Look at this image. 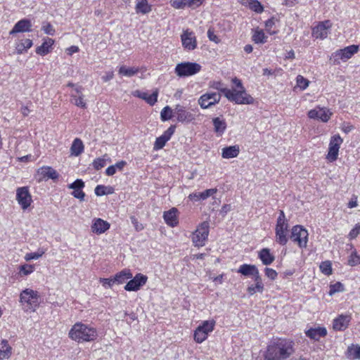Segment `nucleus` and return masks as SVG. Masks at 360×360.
I'll return each mask as SVG.
<instances>
[{
	"label": "nucleus",
	"instance_id": "64",
	"mask_svg": "<svg viewBox=\"0 0 360 360\" xmlns=\"http://www.w3.org/2000/svg\"><path fill=\"white\" fill-rule=\"evenodd\" d=\"M115 173H116V169H115V167L113 165L109 166L105 170V174L108 176H112Z\"/></svg>",
	"mask_w": 360,
	"mask_h": 360
},
{
	"label": "nucleus",
	"instance_id": "6",
	"mask_svg": "<svg viewBox=\"0 0 360 360\" xmlns=\"http://www.w3.org/2000/svg\"><path fill=\"white\" fill-rule=\"evenodd\" d=\"M209 223L202 222L193 233L192 241L195 247H202L205 244L209 235Z\"/></svg>",
	"mask_w": 360,
	"mask_h": 360
},
{
	"label": "nucleus",
	"instance_id": "16",
	"mask_svg": "<svg viewBox=\"0 0 360 360\" xmlns=\"http://www.w3.org/2000/svg\"><path fill=\"white\" fill-rule=\"evenodd\" d=\"M332 113L324 108L316 107L309 111L308 116L311 119L320 120L323 122H326L330 118Z\"/></svg>",
	"mask_w": 360,
	"mask_h": 360
},
{
	"label": "nucleus",
	"instance_id": "34",
	"mask_svg": "<svg viewBox=\"0 0 360 360\" xmlns=\"http://www.w3.org/2000/svg\"><path fill=\"white\" fill-rule=\"evenodd\" d=\"M132 278V274L129 269H124L122 271L115 274L114 278L115 283L121 284L124 283L127 280Z\"/></svg>",
	"mask_w": 360,
	"mask_h": 360
},
{
	"label": "nucleus",
	"instance_id": "15",
	"mask_svg": "<svg viewBox=\"0 0 360 360\" xmlns=\"http://www.w3.org/2000/svg\"><path fill=\"white\" fill-rule=\"evenodd\" d=\"M175 125H171L155 141L153 149L155 150L163 148L166 143L171 139L175 131Z\"/></svg>",
	"mask_w": 360,
	"mask_h": 360
},
{
	"label": "nucleus",
	"instance_id": "55",
	"mask_svg": "<svg viewBox=\"0 0 360 360\" xmlns=\"http://www.w3.org/2000/svg\"><path fill=\"white\" fill-rule=\"evenodd\" d=\"M108 187L104 185H98L94 190L95 194L97 196H102L107 195Z\"/></svg>",
	"mask_w": 360,
	"mask_h": 360
},
{
	"label": "nucleus",
	"instance_id": "49",
	"mask_svg": "<svg viewBox=\"0 0 360 360\" xmlns=\"http://www.w3.org/2000/svg\"><path fill=\"white\" fill-rule=\"evenodd\" d=\"M107 156L106 155L103 157ZM105 165V160L104 158H98L94 160L93 167L95 169L99 170Z\"/></svg>",
	"mask_w": 360,
	"mask_h": 360
},
{
	"label": "nucleus",
	"instance_id": "63",
	"mask_svg": "<svg viewBox=\"0 0 360 360\" xmlns=\"http://www.w3.org/2000/svg\"><path fill=\"white\" fill-rule=\"evenodd\" d=\"M126 165H127V162L124 161V160H121V161L117 162L113 166L115 167L116 170L118 169L120 171H122L123 169V168L124 167V166H126Z\"/></svg>",
	"mask_w": 360,
	"mask_h": 360
},
{
	"label": "nucleus",
	"instance_id": "37",
	"mask_svg": "<svg viewBox=\"0 0 360 360\" xmlns=\"http://www.w3.org/2000/svg\"><path fill=\"white\" fill-rule=\"evenodd\" d=\"M32 44V41L30 39L22 40L16 46L17 53L22 54L23 52L27 51L28 49L31 48Z\"/></svg>",
	"mask_w": 360,
	"mask_h": 360
},
{
	"label": "nucleus",
	"instance_id": "4",
	"mask_svg": "<svg viewBox=\"0 0 360 360\" xmlns=\"http://www.w3.org/2000/svg\"><path fill=\"white\" fill-rule=\"evenodd\" d=\"M201 68V65L197 63L182 62L176 65L174 71L179 77H186L198 73Z\"/></svg>",
	"mask_w": 360,
	"mask_h": 360
},
{
	"label": "nucleus",
	"instance_id": "29",
	"mask_svg": "<svg viewBox=\"0 0 360 360\" xmlns=\"http://www.w3.org/2000/svg\"><path fill=\"white\" fill-rule=\"evenodd\" d=\"M258 257L264 265H270L275 259V257L270 252L269 248H263L258 252Z\"/></svg>",
	"mask_w": 360,
	"mask_h": 360
},
{
	"label": "nucleus",
	"instance_id": "59",
	"mask_svg": "<svg viewBox=\"0 0 360 360\" xmlns=\"http://www.w3.org/2000/svg\"><path fill=\"white\" fill-rule=\"evenodd\" d=\"M42 30L46 34L49 35H53L55 33V30L50 23H46V25H43Z\"/></svg>",
	"mask_w": 360,
	"mask_h": 360
},
{
	"label": "nucleus",
	"instance_id": "5",
	"mask_svg": "<svg viewBox=\"0 0 360 360\" xmlns=\"http://www.w3.org/2000/svg\"><path fill=\"white\" fill-rule=\"evenodd\" d=\"M215 326V321H204L199 325L194 332V340L198 343L204 342L208 336V334L213 331Z\"/></svg>",
	"mask_w": 360,
	"mask_h": 360
},
{
	"label": "nucleus",
	"instance_id": "45",
	"mask_svg": "<svg viewBox=\"0 0 360 360\" xmlns=\"http://www.w3.org/2000/svg\"><path fill=\"white\" fill-rule=\"evenodd\" d=\"M44 253H45L44 250L39 249L37 252L27 253L25 256V259L26 261H30L32 259H38Z\"/></svg>",
	"mask_w": 360,
	"mask_h": 360
},
{
	"label": "nucleus",
	"instance_id": "42",
	"mask_svg": "<svg viewBox=\"0 0 360 360\" xmlns=\"http://www.w3.org/2000/svg\"><path fill=\"white\" fill-rule=\"evenodd\" d=\"M252 277L254 278L255 283H257V291L259 292H262L264 290V284L262 283V280L261 276L259 275L258 269L257 271L255 272Z\"/></svg>",
	"mask_w": 360,
	"mask_h": 360
},
{
	"label": "nucleus",
	"instance_id": "56",
	"mask_svg": "<svg viewBox=\"0 0 360 360\" xmlns=\"http://www.w3.org/2000/svg\"><path fill=\"white\" fill-rule=\"evenodd\" d=\"M265 275L271 280H275L277 277V272L271 268L266 267L264 269Z\"/></svg>",
	"mask_w": 360,
	"mask_h": 360
},
{
	"label": "nucleus",
	"instance_id": "58",
	"mask_svg": "<svg viewBox=\"0 0 360 360\" xmlns=\"http://www.w3.org/2000/svg\"><path fill=\"white\" fill-rule=\"evenodd\" d=\"M274 18H270L269 20H267L265 22V27H266V29L267 30V32L270 34H274L276 33L275 31H271V29L272 28V27L274 25Z\"/></svg>",
	"mask_w": 360,
	"mask_h": 360
},
{
	"label": "nucleus",
	"instance_id": "61",
	"mask_svg": "<svg viewBox=\"0 0 360 360\" xmlns=\"http://www.w3.org/2000/svg\"><path fill=\"white\" fill-rule=\"evenodd\" d=\"M172 6L177 9L185 8V2L183 0H174L172 2Z\"/></svg>",
	"mask_w": 360,
	"mask_h": 360
},
{
	"label": "nucleus",
	"instance_id": "9",
	"mask_svg": "<svg viewBox=\"0 0 360 360\" xmlns=\"http://www.w3.org/2000/svg\"><path fill=\"white\" fill-rule=\"evenodd\" d=\"M20 302L22 303H27L30 306V309L34 310L39 304V296L37 291L32 289H25L21 293L20 296Z\"/></svg>",
	"mask_w": 360,
	"mask_h": 360
},
{
	"label": "nucleus",
	"instance_id": "62",
	"mask_svg": "<svg viewBox=\"0 0 360 360\" xmlns=\"http://www.w3.org/2000/svg\"><path fill=\"white\" fill-rule=\"evenodd\" d=\"M130 219H131V221L132 224H134L135 229H136V231H140V230L143 229L142 225L141 224H140V225L138 224L137 219L134 216H131L130 217Z\"/></svg>",
	"mask_w": 360,
	"mask_h": 360
},
{
	"label": "nucleus",
	"instance_id": "36",
	"mask_svg": "<svg viewBox=\"0 0 360 360\" xmlns=\"http://www.w3.org/2000/svg\"><path fill=\"white\" fill-rule=\"evenodd\" d=\"M53 42L52 39H48L36 49V53L41 56L46 55L50 51L49 49L53 44Z\"/></svg>",
	"mask_w": 360,
	"mask_h": 360
},
{
	"label": "nucleus",
	"instance_id": "22",
	"mask_svg": "<svg viewBox=\"0 0 360 360\" xmlns=\"http://www.w3.org/2000/svg\"><path fill=\"white\" fill-rule=\"evenodd\" d=\"M174 114L176 115V120L180 122H190L195 119L194 115L186 110L185 108L181 105L175 106Z\"/></svg>",
	"mask_w": 360,
	"mask_h": 360
},
{
	"label": "nucleus",
	"instance_id": "60",
	"mask_svg": "<svg viewBox=\"0 0 360 360\" xmlns=\"http://www.w3.org/2000/svg\"><path fill=\"white\" fill-rule=\"evenodd\" d=\"M100 282L103 283V286L106 287L107 285L108 287H111L114 283H115V278H101L100 279Z\"/></svg>",
	"mask_w": 360,
	"mask_h": 360
},
{
	"label": "nucleus",
	"instance_id": "27",
	"mask_svg": "<svg viewBox=\"0 0 360 360\" xmlns=\"http://www.w3.org/2000/svg\"><path fill=\"white\" fill-rule=\"evenodd\" d=\"M110 224L100 218L94 220L91 231L96 234H101L110 229Z\"/></svg>",
	"mask_w": 360,
	"mask_h": 360
},
{
	"label": "nucleus",
	"instance_id": "38",
	"mask_svg": "<svg viewBox=\"0 0 360 360\" xmlns=\"http://www.w3.org/2000/svg\"><path fill=\"white\" fill-rule=\"evenodd\" d=\"M70 96L72 98L71 102L74 103L76 106L82 108H86V103L84 100V94L77 96V94H71Z\"/></svg>",
	"mask_w": 360,
	"mask_h": 360
},
{
	"label": "nucleus",
	"instance_id": "50",
	"mask_svg": "<svg viewBox=\"0 0 360 360\" xmlns=\"http://www.w3.org/2000/svg\"><path fill=\"white\" fill-rule=\"evenodd\" d=\"M20 272L25 276H27L34 271V266L30 264L21 265L20 267Z\"/></svg>",
	"mask_w": 360,
	"mask_h": 360
},
{
	"label": "nucleus",
	"instance_id": "21",
	"mask_svg": "<svg viewBox=\"0 0 360 360\" xmlns=\"http://www.w3.org/2000/svg\"><path fill=\"white\" fill-rule=\"evenodd\" d=\"M37 174L39 176V181L48 179L56 180L59 177V174L51 167L49 166H43L38 169Z\"/></svg>",
	"mask_w": 360,
	"mask_h": 360
},
{
	"label": "nucleus",
	"instance_id": "11",
	"mask_svg": "<svg viewBox=\"0 0 360 360\" xmlns=\"http://www.w3.org/2000/svg\"><path fill=\"white\" fill-rule=\"evenodd\" d=\"M221 95L216 92H207L202 94L198 99V104L203 109H207L220 101Z\"/></svg>",
	"mask_w": 360,
	"mask_h": 360
},
{
	"label": "nucleus",
	"instance_id": "26",
	"mask_svg": "<svg viewBox=\"0 0 360 360\" xmlns=\"http://www.w3.org/2000/svg\"><path fill=\"white\" fill-rule=\"evenodd\" d=\"M132 95L146 101L150 105H153L158 101V91L155 90L152 94L148 95L146 92L136 90L132 92Z\"/></svg>",
	"mask_w": 360,
	"mask_h": 360
},
{
	"label": "nucleus",
	"instance_id": "52",
	"mask_svg": "<svg viewBox=\"0 0 360 360\" xmlns=\"http://www.w3.org/2000/svg\"><path fill=\"white\" fill-rule=\"evenodd\" d=\"M217 191V188H210L204 191L203 192L200 193V195H199L200 198L202 199V200H204L209 198L210 196H212L214 193H216Z\"/></svg>",
	"mask_w": 360,
	"mask_h": 360
},
{
	"label": "nucleus",
	"instance_id": "40",
	"mask_svg": "<svg viewBox=\"0 0 360 360\" xmlns=\"http://www.w3.org/2000/svg\"><path fill=\"white\" fill-rule=\"evenodd\" d=\"M138 68H127L126 66L120 67L119 73L127 77H132L139 72Z\"/></svg>",
	"mask_w": 360,
	"mask_h": 360
},
{
	"label": "nucleus",
	"instance_id": "18",
	"mask_svg": "<svg viewBox=\"0 0 360 360\" xmlns=\"http://www.w3.org/2000/svg\"><path fill=\"white\" fill-rule=\"evenodd\" d=\"M358 50L359 46L357 45H351L337 51L334 53V57L336 58L335 60L340 59L343 61H346L347 60L351 58L352 56L358 51Z\"/></svg>",
	"mask_w": 360,
	"mask_h": 360
},
{
	"label": "nucleus",
	"instance_id": "39",
	"mask_svg": "<svg viewBox=\"0 0 360 360\" xmlns=\"http://www.w3.org/2000/svg\"><path fill=\"white\" fill-rule=\"evenodd\" d=\"M252 38L256 44H264L267 37L262 30H255Z\"/></svg>",
	"mask_w": 360,
	"mask_h": 360
},
{
	"label": "nucleus",
	"instance_id": "33",
	"mask_svg": "<svg viewBox=\"0 0 360 360\" xmlns=\"http://www.w3.org/2000/svg\"><path fill=\"white\" fill-rule=\"evenodd\" d=\"M257 268L253 264H244L240 266L238 272L245 276H253Z\"/></svg>",
	"mask_w": 360,
	"mask_h": 360
},
{
	"label": "nucleus",
	"instance_id": "57",
	"mask_svg": "<svg viewBox=\"0 0 360 360\" xmlns=\"http://www.w3.org/2000/svg\"><path fill=\"white\" fill-rule=\"evenodd\" d=\"M11 354V347H7L6 349H0V360L8 359Z\"/></svg>",
	"mask_w": 360,
	"mask_h": 360
},
{
	"label": "nucleus",
	"instance_id": "3",
	"mask_svg": "<svg viewBox=\"0 0 360 360\" xmlns=\"http://www.w3.org/2000/svg\"><path fill=\"white\" fill-rule=\"evenodd\" d=\"M288 227L285 213L283 210H280L279 216L276 221L275 233L276 241L281 245H285L288 243Z\"/></svg>",
	"mask_w": 360,
	"mask_h": 360
},
{
	"label": "nucleus",
	"instance_id": "1",
	"mask_svg": "<svg viewBox=\"0 0 360 360\" xmlns=\"http://www.w3.org/2000/svg\"><path fill=\"white\" fill-rule=\"evenodd\" d=\"M295 352V342L292 340L278 339L267 346L264 354V360H285Z\"/></svg>",
	"mask_w": 360,
	"mask_h": 360
},
{
	"label": "nucleus",
	"instance_id": "17",
	"mask_svg": "<svg viewBox=\"0 0 360 360\" xmlns=\"http://www.w3.org/2000/svg\"><path fill=\"white\" fill-rule=\"evenodd\" d=\"M351 320L350 314H340L333 320V328L336 331H344L348 328Z\"/></svg>",
	"mask_w": 360,
	"mask_h": 360
},
{
	"label": "nucleus",
	"instance_id": "10",
	"mask_svg": "<svg viewBox=\"0 0 360 360\" xmlns=\"http://www.w3.org/2000/svg\"><path fill=\"white\" fill-rule=\"evenodd\" d=\"M343 140L339 134L333 136L330 138L327 159L330 162H334L338 159L339 149Z\"/></svg>",
	"mask_w": 360,
	"mask_h": 360
},
{
	"label": "nucleus",
	"instance_id": "48",
	"mask_svg": "<svg viewBox=\"0 0 360 360\" xmlns=\"http://www.w3.org/2000/svg\"><path fill=\"white\" fill-rule=\"evenodd\" d=\"M309 80L301 75L297 77V85L302 90L305 89L309 86Z\"/></svg>",
	"mask_w": 360,
	"mask_h": 360
},
{
	"label": "nucleus",
	"instance_id": "44",
	"mask_svg": "<svg viewBox=\"0 0 360 360\" xmlns=\"http://www.w3.org/2000/svg\"><path fill=\"white\" fill-rule=\"evenodd\" d=\"M160 117L162 121H167L172 117V110L169 106H165L160 112Z\"/></svg>",
	"mask_w": 360,
	"mask_h": 360
},
{
	"label": "nucleus",
	"instance_id": "46",
	"mask_svg": "<svg viewBox=\"0 0 360 360\" xmlns=\"http://www.w3.org/2000/svg\"><path fill=\"white\" fill-rule=\"evenodd\" d=\"M344 290V285L340 282H337L330 285L329 295H333L336 292H343Z\"/></svg>",
	"mask_w": 360,
	"mask_h": 360
},
{
	"label": "nucleus",
	"instance_id": "47",
	"mask_svg": "<svg viewBox=\"0 0 360 360\" xmlns=\"http://www.w3.org/2000/svg\"><path fill=\"white\" fill-rule=\"evenodd\" d=\"M320 269L325 275H330L332 274L331 263L329 261L323 262L320 265Z\"/></svg>",
	"mask_w": 360,
	"mask_h": 360
},
{
	"label": "nucleus",
	"instance_id": "25",
	"mask_svg": "<svg viewBox=\"0 0 360 360\" xmlns=\"http://www.w3.org/2000/svg\"><path fill=\"white\" fill-rule=\"evenodd\" d=\"M305 335L311 340L319 341L327 335V330L325 327L311 328L305 331Z\"/></svg>",
	"mask_w": 360,
	"mask_h": 360
},
{
	"label": "nucleus",
	"instance_id": "19",
	"mask_svg": "<svg viewBox=\"0 0 360 360\" xmlns=\"http://www.w3.org/2000/svg\"><path fill=\"white\" fill-rule=\"evenodd\" d=\"M85 184L82 179H77L72 184L68 186V188L72 189L73 191L72 195L75 198L79 199L80 201H84L85 193L82 191Z\"/></svg>",
	"mask_w": 360,
	"mask_h": 360
},
{
	"label": "nucleus",
	"instance_id": "32",
	"mask_svg": "<svg viewBox=\"0 0 360 360\" xmlns=\"http://www.w3.org/2000/svg\"><path fill=\"white\" fill-rule=\"evenodd\" d=\"M214 131L219 135H222L226 129V122L224 119L214 117L212 120Z\"/></svg>",
	"mask_w": 360,
	"mask_h": 360
},
{
	"label": "nucleus",
	"instance_id": "54",
	"mask_svg": "<svg viewBox=\"0 0 360 360\" xmlns=\"http://www.w3.org/2000/svg\"><path fill=\"white\" fill-rule=\"evenodd\" d=\"M207 37L209 39L212 41H214L216 44H218L220 42V39L217 37V34L214 33V30L213 28L210 27L207 30Z\"/></svg>",
	"mask_w": 360,
	"mask_h": 360
},
{
	"label": "nucleus",
	"instance_id": "28",
	"mask_svg": "<svg viewBox=\"0 0 360 360\" xmlns=\"http://www.w3.org/2000/svg\"><path fill=\"white\" fill-rule=\"evenodd\" d=\"M177 209L172 207L163 214V218L167 225L171 227H174L178 224V219L176 217Z\"/></svg>",
	"mask_w": 360,
	"mask_h": 360
},
{
	"label": "nucleus",
	"instance_id": "7",
	"mask_svg": "<svg viewBox=\"0 0 360 360\" xmlns=\"http://www.w3.org/2000/svg\"><path fill=\"white\" fill-rule=\"evenodd\" d=\"M308 236V231L302 226L296 225L292 228L290 238L300 248H304L307 245Z\"/></svg>",
	"mask_w": 360,
	"mask_h": 360
},
{
	"label": "nucleus",
	"instance_id": "35",
	"mask_svg": "<svg viewBox=\"0 0 360 360\" xmlns=\"http://www.w3.org/2000/svg\"><path fill=\"white\" fill-rule=\"evenodd\" d=\"M84 150V144L81 139L76 138L71 146V154L75 156L79 155Z\"/></svg>",
	"mask_w": 360,
	"mask_h": 360
},
{
	"label": "nucleus",
	"instance_id": "30",
	"mask_svg": "<svg viewBox=\"0 0 360 360\" xmlns=\"http://www.w3.org/2000/svg\"><path fill=\"white\" fill-rule=\"evenodd\" d=\"M137 13L147 14L152 10V6L148 3V0H136L135 6Z\"/></svg>",
	"mask_w": 360,
	"mask_h": 360
},
{
	"label": "nucleus",
	"instance_id": "13",
	"mask_svg": "<svg viewBox=\"0 0 360 360\" xmlns=\"http://www.w3.org/2000/svg\"><path fill=\"white\" fill-rule=\"evenodd\" d=\"M16 199L22 209L26 210L32 201L28 188L26 186L18 188L16 191Z\"/></svg>",
	"mask_w": 360,
	"mask_h": 360
},
{
	"label": "nucleus",
	"instance_id": "53",
	"mask_svg": "<svg viewBox=\"0 0 360 360\" xmlns=\"http://www.w3.org/2000/svg\"><path fill=\"white\" fill-rule=\"evenodd\" d=\"M250 8L257 13H262L263 11V6L261 3L257 0H255L250 4Z\"/></svg>",
	"mask_w": 360,
	"mask_h": 360
},
{
	"label": "nucleus",
	"instance_id": "14",
	"mask_svg": "<svg viewBox=\"0 0 360 360\" xmlns=\"http://www.w3.org/2000/svg\"><path fill=\"white\" fill-rule=\"evenodd\" d=\"M331 27V22L330 20H325L321 22L313 28L312 35L316 38L323 39L326 38L330 33V28Z\"/></svg>",
	"mask_w": 360,
	"mask_h": 360
},
{
	"label": "nucleus",
	"instance_id": "12",
	"mask_svg": "<svg viewBox=\"0 0 360 360\" xmlns=\"http://www.w3.org/2000/svg\"><path fill=\"white\" fill-rule=\"evenodd\" d=\"M130 279L125 285L124 290L127 291H137L146 283L148 277L142 274H137Z\"/></svg>",
	"mask_w": 360,
	"mask_h": 360
},
{
	"label": "nucleus",
	"instance_id": "43",
	"mask_svg": "<svg viewBox=\"0 0 360 360\" xmlns=\"http://www.w3.org/2000/svg\"><path fill=\"white\" fill-rule=\"evenodd\" d=\"M360 264V256L357 255L356 250L352 252L348 259V264L354 266Z\"/></svg>",
	"mask_w": 360,
	"mask_h": 360
},
{
	"label": "nucleus",
	"instance_id": "20",
	"mask_svg": "<svg viewBox=\"0 0 360 360\" xmlns=\"http://www.w3.org/2000/svg\"><path fill=\"white\" fill-rule=\"evenodd\" d=\"M181 42L185 49L191 51L196 48L197 41L193 32L188 30L184 31L181 36Z\"/></svg>",
	"mask_w": 360,
	"mask_h": 360
},
{
	"label": "nucleus",
	"instance_id": "24",
	"mask_svg": "<svg viewBox=\"0 0 360 360\" xmlns=\"http://www.w3.org/2000/svg\"><path fill=\"white\" fill-rule=\"evenodd\" d=\"M32 23L28 19L24 18L15 23L13 29L10 31L11 35L19 32H26L31 31Z\"/></svg>",
	"mask_w": 360,
	"mask_h": 360
},
{
	"label": "nucleus",
	"instance_id": "2",
	"mask_svg": "<svg viewBox=\"0 0 360 360\" xmlns=\"http://www.w3.org/2000/svg\"><path fill=\"white\" fill-rule=\"evenodd\" d=\"M69 338L77 342H90L97 337V331L86 324L78 322L73 325L69 331Z\"/></svg>",
	"mask_w": 360,
	"mask_h": 360
},
{
	"label": "nucleus",
	"instance_id": "23",
	"mask_svg": "<svg viewBox=\"0 0 360 360\" xmlns=\"http://www.w3.org/2000/svg\"><path fill=\"white\" fill-rule=\"evenodd\" d=\"M232 82L233 84H236V87L238 88L239 89L237 90V89H232L231 91H233V92L234 94H237V97H238V98L239 100H242L243 98L248 96L251 98V102H249V103H236L237 104H252L254 103V98L250 95L248 94L244 86H243V84L241 82V81L235 77L232 79Z\"/></svg>",
	"mask_w": 360,
	"mask_h": 360
},
{
	"label": "nucleus",
	"instance_id": "8",
	"mask_svg": "<svg viewBox=\"0 0 360 360\" xmlns=\"http://www.w3.org/2000/svg\"><path fill=\"white\" fill-rule=\"evenodd\" d=\"M210 87L219 91L223 93L224 96L230 101L235 103H249L251 102V98L246 96L242 100H239L237 94H234L231 89H229L224 86L221 82H213L210 84Z\"/></svg>",
	"mask_w": 360,
	"mask_h": 360
},
{
	"label": "nucleus",
	"instance_id": "31",
	"mask_svg": "<svg viewBox=\"0 0 360 360\" xmlns=\"http://www.w3.org/2000/svg\"><path fill=\"white\" fill-rule=\"evenodd\" d=\"M239 146H231L229 147L224 148L222 149V158L226 159L236 158L239 154Z\"/></svg>",
	"mask_w": 360,
	"mask_h": 360
},
{
	"label": "nucleus",
	"instance_id": "41",
	"mask_svg": "<svg viewBox=\"0 0 360 360\" xmlns=\"http://www.w3.org/2000/svg\"><path fill=\"white\" fill-rule=\"evenodd\" d=\"M348 356L352 359H360V346L349 347L347 349Z\"/></svg>",
	"mask_w": 360,
	"mask_h": 360
},
{
	"label": "nucleus",
	"instance_id": "51",
	"mask_svg": "<svg viewBox=\"0 0 360 360\" xmlns=\"http://www.w3.org/2000/svg\"><path fill=\"white\" fill-rule=\"evenodd\" d=\"M360 233V224H356L354 227L350 231L348 234V238L349 240H353L356 238L358 235Z\"/></svg>",
	"mask_w": 360,
	"mask_h": 360
}]
</instances>
